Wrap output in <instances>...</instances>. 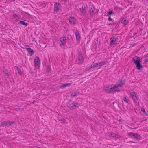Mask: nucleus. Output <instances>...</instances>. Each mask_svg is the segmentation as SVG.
<instances>
[{"label":"nucleus","mask_w":148,"mask_h":148,"mask_svg":"<svg viewBox=\"0 0 148 148\" xmlns=\"http://www.w3.org/2000/svg\"><path fill=\"white\" fill-rule=\"evenodd\" d=\"M121 23L123 25H127L128 23V21L127 18H123L121 21Z\"/></svg>","instance_id":"nucleus-17"},{"label":"nucleus","mask_w":148,"mask_h":148,"mask_svg":"<svg viewBox=\"0 0 148 148\" xmlns=\"http://www.w3.org/2000/svg\"><path fill=\"white\" fill-rule=\"evenodd\" d=\"M131 143H134V142L132 141H130Z\"/></svg>","instance_id":"nucleus-41"},{"label":"nucleus","mask_w":148,"mask_h":148,"mask_svg":"<svg viewBox=\"0 0 148 148\" xmlns=\"http://www.w3.org/2000/svg\"><path fill=\"white\" fill-rule=\"evenodd\" d=\"M110 136H112L113 137H115L118 138V135L114 133L111 134H110Z\"/></svg>","instance_id":"nucleus-29"},{"label":"nucleus","mask_w":148,"mask_h":148,"mask_svg":"<svg viewBox=\"0 0 148 148\" xmlns=\"http://www.w3.org/2000/svg\"><path fill=\"white\" fill-rule=\"evenodd\" d=\"M15 68H16L17 70L18 71V73L20 75H21L22 72L21 70V69L18 67L17 66H15Z\"/></svg>","instance_id":"nucleus-21"},{"label":"nucleus","mask_w":148,"mask_h":148,"mask_svg":"<svg viewBox=\"0 0 148 148\" xmlns=\"http://www.w3.org/2000/svg\"><path fill=\"white\" fill-rule=\"evenodd\" d=\"M67 106L71 109H73L74 108V102H69L67 104Z\"/></svg>","instance_id":"nucleus-11"},{"label":"nucleus","mask_w":148,"mask_h":148,"mask_svg":"<svg viewBox=\"0 0 148 148\" xmlns=\"http://www.w3.org/2000/svg\"><path fill=\"white\" fill-rule=\"evenodd\" d=\"M84 59L83 56L82 54H79L78 57V62L79 64H81L83 62Z\"/></svg>","instance_id":"nucleus-12"},{"label":"nucleus","mask_w":148,"mask_h":148,"mask_svg":"<svg viewBox=\"0 0 148 148\" xmlns=\"http://www.w3.org/2000/svg\"><path fill=\"white\" fill-rule=\"evenodd\" d=\"M143 121V120H142V121H141V122H142V121Z\"/></svg>","instance_id":"nucleus-44"},{"label":"nucleus","mask_w":148,"mask_h":148,"mask_svg":"<svg viewBox=\"0 0 148 148\" xmlns=\"http://www.w3.org/2000/svg\"><path fill=\"white\" fill-rule=\"evenodd\" d=\"M133 138L139 140L140 139L141 136L139 134L137 133H134L133 136Z\"/></svg>","instance_id":"nucleus-14"},{"label":"nucleus","mask_w":148,"mask_h":148,"mask_svg":"<svg viewBox=\"0 0 148 148\" xmlns=\"http://www.w3.org/2000/svg\"><path fill=\"white\" fill-rule=\"evenodd\" d=\"M19 23L25 26H27L28 25V23H27L23 21H21L19 22Z\"/></svg>","instance_id":"nucleus-24"},{"label":"nucleus","mask_w":148,"mask_h":148,"mask_svg":"<svg viewBox=\"0 0 148 148\" xmlns=\"http://www.w3.org/2000/svg\"><path fill=\"white\" fill-rule=\"evenodd\" d=\"M71 85V84L70 83H68L65 84H64L61 86L60 87V88H61L63 89L64 88L67 87V86H69Z\"/></svg>","instance_id":"nucleus-15"},{"label":"nucleus","mask_w":148,"mask_h":148,"mask_svg":"<svg viewBox=\"0 0 148 148\" xmlns=\"http://www.w3.org/2000/svg\"><path fill=\"white\" fill-rule=\"evenodd\" d=\"M125 84L124 81V80H121L118 83H116L114 85L113 88H118L119 87H122Z\"/></svg>","instance_id":"nucleus-3"},{"label":"nucleus","mask_w":148,"mask_h":148,"mask_svg":"<svg viewBox=\"0 0 148 148\" xmlns=\"http://www.w3.org/2000/svg\"><path fill=\"white\" fill-rule=\"evenodd\" d=\"M28 46V47H29V46Z\"/></svg>","instance_id":"nucleus-45"},{"label":"nucleus","mask_w":148,"mask_h":148,"mask_svg":"<svg viewBox=\"0 0 148 148\" xmlns=\"http://www.w3.org/2000/svg\"><path fill=\"white\" fill-rule=\"evenodd\" d=\"M113 86L112 87V88H113L112 90V92L114 91H116V92H118L120 91V89H117V88H113Z\"/></svg>","instance_id":"nucleus-28"},{"label":"nucleus","mask_w":148,"mask_h":148,"mask_svg":"<svg viewBox=\"0 0 148 148\" xmlns=\"http://www.w3.org/2000/svg\"><path fill=\"white\" fill-rule=\"evenodd\" d=\"M61 123H65L66 121L65 119H62L60 120Z\"/></svg>","instance_id":"nucleus-32"},{"label":"nucleus","mask_w":148,"mask_h":148,"mask_svg":"<svg viewBox=\"0 0 148 148\" xmlns=\"http://www.w3.org/2000/svg\"><path fill=\"white\" fill-rule=\"evenodd\" d=\"M111 14H113V12L112 11L109 12L108 13V15H110Z\"/></svg>","instance_id":"nucleus-37"},{"label":"nucleus","mask_w":148,"mask_h":148,"mask_svg":"<svg viewBox=\"0 0 148 148\" xmlns=\"http://www.w3.org/2000/svg\"><path fill=\"white\" fill-rule=\"evenodd\" d=\"M82 10L81 12L82 14L84 16L86 14V12L85 8V7H84L83 6L82 7Z\"/></svg>","instance_id":"nucleus-20"},{"label":"nucleus","mask_w":148,"mask_h":148,"mask_svg":"<svg viewBox=\"0 0 148 148\" xmlns=\"http://www.w3.org/2000/svg\"><path fill=\"white\" fill-rule=\"evenodd\" d=\"M141 111L143 112L144 113H146L145 110L143 108H142L141 109Z\"/></svg>","instance_id":"nucleus-36"},{"label":"nucleus","mask_w":148,"mask_h":148,"mask_svg":"<svg viewBox=\"0 0 148 148\" xmlns=\"http://www.w3.org/2000/svg\"><path fill=\"white\" fill-rule=\"evenodd\" d=\"M34 61L35 66H39L40 65V61L38 57H36V58L34 59Z\"/></svg>","instance_id":"nucleus-8"},{"label":"nucleus","mask_w":148,"mask_h":148,"mask_svg":"<svg viewBox=\"0 0 148 148\" xmlns=\"http://www.w3.org/2000/svg\"><path fill=\"white\" fill-rule=\"evenodd\" d=\"M79 94V92H77L75 91L74 92L72 93L71 95V97H73L75 96H76L77 95Z\"/></svg>","instance_id":"nucleus-22"},{"label":"nucleus","mask_w":148,"mask_h":148,"mask_svg":"<svg viewBox=\"0 0 148 148\" xmlns=\"http://www.w3.org/2000/svg\"><path fill=\"white\" fill-rule=\"evenodd\" d=\"M136 34V33H134V35H135V34Z\"/></svg>","instance_id":"nucleus-43"},{"label":"nucleus","mask_w":148,"mask_h":148,"mask_svg":"<svg viewBox=\"0 0 148 148\" xmlns=\"http://www.w3.org/2000/svg\"><path fill=\"white\" fill-rule=\"evenodd\" d=\"M76 38L78 41H79L80 40V37L79 32H77L75 34Z\"/></svg>","instance_id":"nucleus-16"},{"label":"nucleus","mask_w":148,"mask_h":148,"mask_svg":"<svg viewBox=\"0 0 148 148\" xmlns=\"http://www.w3.org/2000/svg\"><path fill=\"white\" fill-rule=\"evenodd\" d=\"M91 68H90V66L89 67H88L85 70L86 71H87L89 70Z\"/></svg>","instance_id":"nucleus-38"},{"label":"nucleus","mask_w":148,"mask_h":148,"mask_svg":"<svg viewBox=\"0 0 148 148\" xmlns=\"http://www.w3.org/2000/svg\"><path fill=\"white\" fill-rule=\"evenodd\" d=\"M144 62L145 63L148 62V58L144 59Z\"/></svg>","instance_id":"nucleus-35"},{"label":"nucleus","mask_w":148,"mask_h":148,"mask_svg":"<svg viewBox=\"0 0 148 148\" xmlns=\"http://www.w3.org/2000/svg\"><path fill=\"white\" fill-rule=\"evenodd\" d=\"M69 23L71 25H74L76 23L75 19L73 17H70L69 19Z\"/></svg>","instance_id":"nucleus-9"},{"label":"nucleus","mask_w":148,"mask_h":148,"mask_svg":"<svg viewBox=\"0 0 148 148\" xmlns=\"http://www.w3.org/2000/svg\"><path fill=\"white\" fill-rule=\"evenodd\" d=\"M3 72H4V73L7 76H9V74H8V72L7 70L6 69H5L3 70Z\"/></svg>","instance_id":"nucleus-25"},{"label":"nucleus","mask_w":148,"mask_h":148,"mask_svg":"<svg viewBox=\"0 0 148 148\" xmlns=\"http://www.w3.org/2000/svg\"><path fill=\"white\" fill-rule=\"evenodd\" d=\"M123 100H124V101L125 102H126V103H128L129 102H128V100L126 98V97H124Z\"/></svg>","instance_id":"nucleus-31"},{"label":"nucleus","mask_w":148,"mask_h":148,"mask_svg":"<svg viewBox=\"0 0 148 148\" xmlns=\"http://www.w3.org/2000/svg\"><path fill=\"white\" fill-rule=\"evenodd\" d=\"M110 44L111 47H114V46L116 45V39L115 37L113 36L110 38Z\"/></svg>","instance_id":"nucleus-4"},{"label":"nucleus","mask_w":148,"mask_h":148,"mask_svg":"<svg viewBox=\"0 0 148 148\" xmlns=\"http://www.w3.org/2000/svg\"><path fill=\"white\" fill-rule=\"evenodd\" d=\"M106 63V62L105 61L101 62L98 63V67H101L102 66L104 65Z\"/></svg>","instance_id":"nucleus-19"},{"label":"nucleus","mask_w":148,"mask_h":148,"mask_svg":"<svg viewBox=\"0 0 148 148\" xmlns=\"http://www.w3.org/2000/svg\"><path fill=\"white\" fill-rule=\"evenodd\" d=\"M119 121H120V122H121V120L120 119H119Z\"/></svg>","instance_id":"nucleus-42"},{"label":"nucleus","mask_w":148,"mask_h":148,"mask_svg":"<svg viewBox=\"0 0 148 148\" xmlns=\"http://www.w3.org/2000/svg\"><path fill=\"white\" fill-rule=\"evenodd\" d=\"M95 67H98V63H96L94 64V65L92 64L90 66V68H93Z\"/></svg>","instance_id":"nucleus-26"},{"label":"nucleus","mask_w":148,"mask_h":148,"mask_svg":"<svg viewBox=\"0 0 148 148\" xmlns=\"http://www.w3.org/2000/svg\"><path fill=\"white\" fill-rule=\"evenodd\" d=\"M134 62L136 64L140 63V58L138 57H135V58H133Z\"/></svg>","instance_id":"nucleus-10"},{"label":"nucleus","mask_w":148,"mask_h":148,"mask_svg":"<svg viewBox=\"0 0 148 148\" xmlns=\"http://www.w3.org/2000/svg\"><path fill=\"white\" fill-rule=\"evenodd\" d=\"M112 87L110 88V86L108 85L104 87V89L106 92L108 93H111L112 92L113 90H112Z\"/></svg>","instance_id":"nucleus-7"},{"label":"nucleus","mask_w":148,"mask_h":148,"mask_svg":"<svg viewBox=\"0 0 148 148\" xmlns=\"http://www.w3.org/2000/svg\"><path fill=\"white\" fill-rule=\"evenodd\" d=\"M134 133L132 132H129L128 133V135L130 137L133 138Z\"/></svg>","instance_id":"nucleus-30"},{"label":"nucleus","mask_w":148,"mask_h":148,"mask_svg":"<svg viewBox=\"0 0 148 148\" xmlns=\"http://www.w3.org/2000/svg\"><path fill=\"white\" fill-rule=\"evenodd\" d=\"M13 123L10 121H7L2 122L0 125V127H3L4 126H9L10 125L12 124Z\"/></svg>","instance_id":"nucleus-5"},{"label":"nucleus","mask_w":148,"mask_h":148,"mask_svg":"<svg viewBox=\"0 0 148 148\" xmlns=\"http://www.w3.org/2000/svg\"><path fill=\"white\" fill-rule=\"evenodd\" d=\"M51 67H49V66H48L47 67V71H50L51 70Z\"/></svg>","instance_id":"nucleus-34"},{"label":"nucleus","mask_w":148,"mask_h":148,"mask_svg":"<svg viewBox=\"0 0 148 148\" xmlns=\"http://www.w3.org/2000/svg\"><path fill=\"white\" fill-rule=\"evenodd\" d=\"M90 13V15H92L94 13V11L92 8H90L89 9Z\"/></svg>","instance_id":"nucleus-23"},{"label":"nucleus","mask_w":148,"mask_h":148,"mask_svg":"<svg viewBox=\"0 0 148 148\" xmlns=\"http://www.w3.org/2000/svg\"><path fill=\"white\" fill-rule=\"evenodd\" d=\"M66 35L64 34L62 37L59 40L60 45L62 48L64 47L66 45Z\"/></svg>","instance_id":"nucleus-1"},{"label":"nucleus","mask_w":148,"mask_h":148,"mask_svg":"<svg viewBox=\"0 0 148 148\" xmlns=\"http://www.w3.org/2000/svg\"><path fill=\"white\" fill-rule=\"evenodd\" d=\"M15 1V0H9L8 1L9 2H12V1Z\"/></svg>","instance_id":"nucleus-40"},{"label":"nucleus","mask_w":148,"mask_h":148,"mask_svg":"<svg viewBox=\"0 0 148 148\" xmlns=\"http://www.w3.org/2000/svg\"><path fill=\"white\" fill-rule=\"evenodd\" d=\"M13 17L16 20H18L19 19V18L18 16L16 14H13Z\"/></svg>","instance_id":"nucleus-27"},{"label":"nucleus","mask_w":148,"mask_h":148,"mask_svg":"<svg viewBox=\"0 0 148 148\" xmlns=\"http://www.w3.org/2000/svg\"><path fill=\"white\" fill-rule=\"evenodd\" d=\"M80 105L79 104H78L77 103H74V107H78L80 106Z\"/></svg>","instance_id":"nucleus-33"},{"label":"nucleus","mask_w":148,"mask_h":148,"mask_svg":"<svg viewBox=\"0 0 148 148\" xmlns=\"http://www.w3.org/2000/svg\"><path fill=\"white\" fill-rule=\"evenodd\" d=\"M26 49L27 50L28 53L31 56L33 54L34 52L31 48H26Z\"/></svg>","instance_id":"nucleus-13"},{"label":"nucleus","mask_w":148,"mask_h":148,"mask_svg":"<svg viewBox=\"0 0 148 148\" xmlns=\"http://www.w3.org/2000/svg\"><path fill=\"white\" fill-rule=\"evenodd\" d=\"M136 67L138 70H140L141 68H143V66L140 64V63L136 64Z\"/></svg>","instance_id":"nucleus-18"},{"label":"nucleus","mask_w":148,"mask_h":148,"mask_svg":"<svg viewBox=\"0 0 148 148\" xmlns=\"http://www.w3.org/2000/svg\"><path fill=\"white\" fill-rule=\"evenodd\" d=\"M61 5L59 3L55 2L54 12V13H57L60 10H61Z\"/></svg>","instance_id":"nucleus-2"},{"label":"nucleus","mask_w":148,"mask_h":148,"mask_svg":"<svg viewBox=\"0 0 148 148\" xmlns=\"http://www.w3.org/2000/svg\"><path fill=\"white\" fill-rule=\"evenodd\" d=\"M108 20L109 21H111L112 20V19L111 18L110 16L109 17V18H108Z\"/></svg>","instance_id":"nucleus-39"},{"label":"nucleus","mask_w":148,"mask_h":148,"mask_svg":"<svg viewBox=\"0 0 148 148\" xmlns=\"http://www.w3.org/2000/svg\"><path fill=\"white\" fill-rule=\"evenodd\" d=\"M130 94L132 99L134 101H136L138 100L136 94L135 92H131Z\"/></svg>","instance_id":"nucleus-6"}]
</instances>
